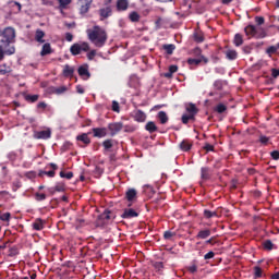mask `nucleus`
I'll use <instances>...</instances> for the list:
<instances>
[{
  "label": "nucleus",
  "instance_id": "obj_38",
  "mask_svg": "<svg viewBox=\"0 0 279 279\" xmlns=\"http://www.w3.org/2000/svg\"><path fill=\"white\" fill-rule=\"evenodd\" d=\"M233 44L236 46V47H241V45H243V35L241 34H235L234 35V38H233Z\"/></svg>",
  "mask_w": 279,
  "mask_h": 279
},
{
  "label": "nucleus",
  "instance_id": "obj_40",
  "mask_svg": "<svg viewBox=\"0 0 279 279\" xmlns=\"http://www.w3.org/2000/svg\"><path fill=\"white\" fill-rule=\"evenodd\" d=\"M181 121L184 125H186L190 121H195V116H191L190 113L183 114Z\"/></svg>",
  "mask_w": 279,
  "mask_h": 279
},
{
  "label": "nucleus",
  "instance_id": "obj_2",
  "mask_svg": "<svg viewBox=\"0 0 279 279\" xmlns=\"http://www.w3.org/2000/svg\"><path fill=\"white\" fill-rule=\"evenodd\" d=\"M0 43L4 46V47H12L10 45L16 43V31L13 27H7L3 29L2 32V39L0 40Z\"/></svg>",
  "mask_w": 279,
  "mask_h": 279
},
{
  "label": "nucleus",
  "instance_id": "obj_51",
  "mask_svg": "<svg viewBox=\"0 0 279 279\" xmlns=\"http://www.w3.org/2000/svg\"><path fill=\"white\" fill-rule=\"evenodd\" d=\"M60 178H65L66 180H71L73 178V172H64V171H61L59 173Z\"/></svg>",
  "mask_w": 279,
  "mask_h": 279
},
{
  "label": "nucleus",
  "instance_id": "obj_5",
  "mask_svg": "<svg viewBox=\"0 0 279 279\" xmlns=\"http://www.w3.org/2000/svg\"><path fill=\"white\" fill-rule=\"evenodd\" d=\"M110 219H114L112 216V211L106 209L102 214H100L97 218V226H106Z\"/></svg>",
  "mask_w": 279,
  "mask_h": 279
},
{
  "label": "nucleus",
  "instance_id": "obj_34",
  "mask_svg": "<svg viewBox=\"0 0 279 279\" xmlns=\"http://www.w3.org/2000/svg\"><path fill=\"white\" fill-rule=\"evenodd\" d=\"M203 215L205 219H213V217L219 218V213L217 210L210 211L208 209H204Z\"/></svg>",
  "mask_w": 279,
  "mask_h": 279
},
{
  "label": "nucleus",
  "instance_id": "obj_17",
  "mask_svg": "<svg viewBox=\"0 0 279 279\" xmlns=\"http://www.w3.org/2000/svg\"><path fill=\"white\" fill-rule=\"evenodd\" d=\"M45 223L46 221L41 218H36L35 221L32 223V228L36 231L45 230Z\"/></svg>",
  "mask_w": 279,
  "mask_h": 279
},
{
  "label": "nucleus",
  "instance_id": "obj_35",
  "mask_svg": "<svg viewBox=\"0 0 279 279\" xmlns=\"http://www.w3.org/2000/svg\"><path fill=\"white\" fill-rule=\"evenodd\" d=\"M263 247L266 250V252H271V250H275L276 244L271 242V240H265L263 242Z\"/></svg>",
  "mask_w": 279,
  "mask_h": 279
},
{
  "label": "nucleus",
  "instance_id": "obj_27",
  "mask_svg": "<svg viewBox=\"0 0 279 279\" xmlns=\"http://www.w3.org/2000/svg\"><path fill=\"white\" fill-rule=\"evenodd\" d=\"M146 132H149V134H154V132H158V126L156 125V122L149 121L145 125Z\"/></svg>",
  "mask_w": 279,
  "mask_h": 279
},
{
  "label": "nucleus",
  "instance_id": "obj_22",
  "mask_svg": "<svg viewBox=\"0 0 279 279\" xmlns=\"http://www.w3.org/2000/svg\"><path fill=\"white\" fill-rule=\"evenodd\" d=\"M202 61L206 63H208V59L206 57H202V59H187V64H190V66H197L199 64H202Z\"/></svg>",
  "mask_w": 279,
  "mask_h": 279
},
{
  "label": "nucleus",
  "instance_id": "obj_48",
  "mask_svg": "<svg viewBox=\"0 0 279 279\" xmlns=\"http://www.w3.org/2000/svg\"><path fill=\"white\" fill-rule=\"evenodd\" d=\"M214 88L216 90H222L223 89V81L217 80L214 82Z\"/></svg>",
  "mask_w": 279,
  "mask_h": 279
},
{
  "label": "nucleus",
  "instance_id": "obj_20",
  "mask_svg": "<svg viewBox=\"0 0 279 279\" xmlns=\"http://www.w3.org/2000/svg\"><path fill=\"white\" fill-rule=\"evenodd\" d=\"M179 147L181 151H191L193 144L189 140H183L180 144Z\"/></svg>",
  "mask_w": 279,
  "mask_h": 279
},
{
  "label": "nucleus",
  "instance_id": "obj_6",
  "mask_svg": "<svg viewBox=\"0 0 279 279\" xmlns=\"http://www.w3.org/2000/svg\"><path fill=\"white\" fill-rule=\"evenodd\" d=\"M14 53H16V48L14 46L8 48V46H3V44L0 45V62L5 56H14Z\"/></svg>",
  "mask_w": 279,
  "mask_h": 279
},
{
  "label": "nucleus",
  "instance_id": "obj_31",
  "mask_svg": "<svg viewBox=\"0 0 279 279\" xmlns=\"http://www.w3.org/2000/svg\"><path fill=\"white\" fill-rule=\"evenodd\" d=\"M76 141H81V143H84V145H90V137H88L87 133L77 135Z\"/></svg>",
  "mask_w": 279,
  "mask_h": 279
},
{
  "label": "nucleus",
  "instance_id": "obj_46",
  "mask_svg": "<svg viewBox=\"0 0 279 279\" xmlns=\"http://www.w3.org/2000/svg\"><path fill=\"white\" fill-rule=\"evenodd\" d=\"M153 267L156 271H162V269H165V264L162 262H155L153 263Z\"/></svg>",
  "mask_w": 279,
  "mask_h": 279
},
{
  "label": "nucleus",
  "instance_id": "obj_61",
  "mask_svg": "<svg viewBox=\"0 0 279 279\" xmlns=\"http://www.w3.org/2000/svg\"><path fill=\"white\" fill-rule=\"evenodd\" d=\"M252 46H244L243 48H242V50H243V53H246V54H250V53H252Z\"/></svg>",
  "mask_w": 279,
  "mask_h": 279
},
{
  "label": "nucleus",
  "instance_id": "obj_15",
  "mask_svg": "<svg viewBox=\"0 0 279 279\" xmlns=\"http://www.w3.org/2000/svg\"><path fill=\"white\" fill-rule=\"evenodd\" d=\"M66 191V185L62 182L56 184V186L49 189V193L54 195L56 193H64Z\"/></svg>",
  "mask_w": 279,
  "mask_h": 279
},
{
  "label": "nucleus",
  "instance_id": "obj_33",
  "mask_svg": "<svg viewBox=\"0 0 279 279\" xmlns=\"http://www.w3.org/2000/svg\"><path fill=\"white\" fill-rule=\"evenodd\" d=\"M162 49L166 51L168 56H173V51H175V45L173 44H165Z\"/></svg>",
  "mask_w": 279,
  "mask_h": 279
},
{
  "label": "nucleus",
  "instance_id": "obj_16",
  "mask_svg": "<svg viewBox=\"0 0 279 279\" xmlns=\"http://www.w3.org/2000/svg\"><path fill=\"white\" fill-rule=\"evenodd\" d=\"M121 217L122 219H134V217H138V213L132 208H126Z\"/></svg>",
  "mask_w": 279,
  "mask_h": 279
},
{
  "label": "nucleus",
  "instance_id": "obj_56",
  "mask_svg": "<svg viewBox=\"0 0 279 279\" xmlns=\"http://www.w3.org/2000/svg\"><path fill=\"white\" fill-rule=\"evenodd\" d=\"M10 217H12L10 213H4L0 216V219L1 221H10Z\"/></svg>",
  "mask_w": 279,
  "mask_h": 279
},
{
  "label": "nucleus",
  "instance_id": "obj_8",
  "mask_svg": "<svg viewBox=\"0 0 279 279\" xmlns=\"http://www.w3.org/2000/svg\"><path fill=\"white\" fill-rule=\"evenodd\" d=\"M33 136L37 141H47L51 138V129H47L44 131H35Z\"/></svg>",
  "mask_w": 279,
  "mask_h": 279
},
{
  "label": "nucleus",
  "instance_id": "obj_14",
  "mask_svg": "<svg viewBox=\"0 0 279 279\" xmlns=\"http://www.w3.org/2000/svg\"><path fill=\"white\" fill-rule=\"evenodd\" d=\"M93 134L95 138H105V136H108V129L106 128H94Z\"/></svg>",
  "mask_w": 279,
  "mask_h": 279
},
{
  "label": "nucleus",
  "instance_id": "obj_26",
  "mask_svg": "<svg viewBox=\"0 0 279 279\" xmlns=\"http://www.w3.org/2000/svg\"><path fill=\"white\" fill-rule=\"evenodd\" d=\"M50 53H53V50L51 49V44L49 43L44 44L40 51V56L45 57V56H49Z\"/></svg>",
  "mask_w": 279,
  "mask_h": 279
},
{
  "label": "nucleus",
  "instance_id": "obj_42",
  "mask_svg": "<svg viewBox=\"0 0 279 279\" xmlns=\"http://www.w3.org/2000/svg\"><path fill=\"white\" fill-rule=\"evenodd\" d=\"M40 96L38 95H26L25 96V101H29L31 104H36L38 101Z\"/></svg>",
  "mask_w": 279,
  "mask_h": 279
},
{
  "label": "nucleus",
  "instance_id": "obj_53",
  "mask_svg": "<svg viewBox=\"0 0 279 279\" xmlns=\"http://www.w3.org/2000/svg\"><path fill=\"white\" fill-rule=\"evenodd\" d=\"M111 110H112L113 112H121V108H120L119 102H118L117 100H113V101H112Z\"/></svg>",
  "mask_w": 279,
  "mask_h": 279
},
{
  "label": "nucleus",
  "instance_id": "obj_28",
  "mask_svg": "<svg viewBox=\"0 0 279 279\" xmlns=\"http://www.w3.org/2000/svg\"><path fill=\"white\" fill-rule=\"evenodd\" d=\"M137 192L135 189H129L125 193V197L128 199V202H134V199L136 198Z\"/></svg>",
  "mask_w": 279,
  "mask_h": 279
},
{
  "label": "nucleus",
  "instance_id": "obj_49",
  "mask_svg": "<svg viewBox=\"0 0 279 279\" xmlns=\"http://www.w3.org/2000/svg\"><path fill=\"white\" fill-rule=\"evenodd\" d=\"M271 138L270 137H267L266 135H263V134H260L259 135V143L262 144V145H269V141H270Z\"/></svg>",
  "mask_w": 279,
  "mask_h": 279
},
{
  "label": "nucleus",
  "instance_id": "obj_32",
  "mask_svg": "<svg viewBox=\"0 0 279 279\" xmlns=\"http://www.w3.org/2000/svg\"><path fill=\"white\" fill-rule=\"evenodd\" d=\"M173 73H178V65L172 64L169 66V71L163 74L168 80L173 77Z\"/></svg>",
  "mask_w": 279,
  "mask_h": 279
},
{
  "label": "nucleus",
  "instance_id": "obj_59",
  "mask_svg": "<svg viewBox=\"0 0 279 279\" xmlns=\"http://www.w3.org/2000/svg\"><path fill=\"white\" fill-rule=\"evenodd\" d=\"M190 274H197V265L193 264L192 266L187 267Z\"/></svg>",
  "mask_w": 279,
  "mask_h": 279
},
{
  "label": "nucleus",
  "instance_id": "obj_9",
  "mask_svg": "<svg viewBox=\"0 0 279 279\" xmlns=\"http://www.w3.org/2000/svg\"><path fill=\"white\" fill-rule=\"evenodd\" d=\"M108 130L110 132V136H117L121 130H123L122 122H113L108 124Z\"/></svg>",
  "mask_w": 279,
  "mask_h": 279
},
{
  "label": "nucleus",
  "instance_id": "obj_30",
  "mask_svg": "<svg viewBox=\"0 0 279 279\" xmlns=\"http://www.w3.org/2000/svg\"><path fill=\"white\" fill-rule=\"evenodd\" d=\"M225 56L227 58V60H236V58H239V52H236V50H227L225 52Z\"/></svg>",
  "mask_w": 279,
  "mask_h": 279
},
{
  "label": "nucleus",
  "instance_id": "obj_10",
  "mask_svg": "<svg viewBox=\"0 0 279 279\" xmlns=\"http://www.w3.org/2000/svg\"><path fill=\"white\" fill-rule=\"evenodd\" d=\"M77 73L82 80H90V72L88 71V64L78 66Z\"/></svg>",
  "mask_w": 279,
  "mask_h": 279
},
{
  "label": "nucleus",
  "instance_id": "obj_39",
  "mask_svg": "<svg viewBox=\"0 0 279 279\" xmlns=\"http://www.w3.org/2000/svg\"><path fill=\"white\" fill-rule=\"evenodd\" d=\"M228 110V106L223 105V104H218L215 107V112H218V114H223V112H226Z\"/></svg>",
  "mask_w": 279,
  "mask_h": 279
},
{
  "label": "nucleus",
  "instance_id": "obj_60",
  "mask_svg": "<svg viewBox=\"0 0 279 279\" xmlns=\"http://www.w3.org/2000/svg\"><path fill=\"white\" fill-rule=\"evenodd\" d=\"M270 156H271L272 160H279V151L278 150L271 151Z\"/></svg>",
  "mask_w": 279,
  "mask_h": 279
},
{
  "label": "nucleus",
  "instance_id": "obj_64",
  "mask_svg": "<svg viewBox=\"0 0 279 279\" xmlns=\"http://www.w3.org/2000/svg\"><path fill=\"white\" fill-rule=\"evenodd\" d=\"M271 76L275 77V78L278 77L279 76V70L278 69H272L271 70Z\"/></svg>",
  "mask_w": 279,
  "mask_h": 279
},
{
  "label": "nucleus",
  "instance_id": "obj_41",
  "mask_svg": "<svg viewBox=\"0 0 279 279\" xmlns=\"http://www.w3.org/2000/svg\"><path fill=\"white\" fill-rule=\"evenodd\" d=\"M60 10H66V7L71 5L73 0H58Z\"/></svg>",
  "mask_w": 279,
  "mask_h": 279
},
{
  "label": "nucleus",
  "instance_id": "obj_24",
  "mask_svg": "<svg viewBox=\"0 0 279 279\" xmlns=\"http://www.w3.org/2000/svg\"><path fill=\"white\" fill-rule=\"evenodd\" d=\"M193 39L194 43H204L205 38H204V32L196 29L193 34Z\"/></svg>",
  "mask_w": 279,
  "mask_h": 279
},
{
  "label": "nucleus",
  "instance_id": "obj_37",
  "mask_svg": "<svg viewBox=\"0 0 279 279\" xmlns=\"http://www.w3.org/2000/svg\"><path fill=\"white\" fill-rule=\"evenodd\" d=\"M129 19L131 23H138V21H141V14H138L136 11H133L129 14Z\"/></svg>",
  "mask_w": 279,
  "mask_h": 279
},
{
  "label": "nucleus",
  "instance_id": "obj_43",
  "mask_svg": "<svg viewBox=\"0 0 279 279\" xmlns=\"http://www.w3.org/2000/svg\"><path fill=\"white\" fill-rule=\"evenodd\" d=\"M10 66L8 64L0 65V75H8V73H11Z\"/></svg>",
  "mask_w": 279,
  "mask_h": 279
},
{
  "label": "nucleus",
  "instance_id": "obj_58",
  "mask_svg": "<svg viewBox=\"0 0 279 279\" xmlns=\"http://www.w3.org/2000/svg\"><path fill=\"white\" fill-rule=\"evenodd\" d=\"M255 23H256L257 25H264V24H265V17H263V16H256V17H255Z\"/></svg>",
  "mask_w": 279,
  "mask_h": 279
},
{
  "label": "nucleus",
  "instance_id": "obj_50",
  "mask_svg": "<svg viewBox=\"0 0 279 279\" xmlns=\"http://www.w3.org/2000/svg\"><path fill=\"white\" fill-rule=\"evenodd\" d=\"M9 256L12 258L14 256H19V247L13 246L9 250Z\"/></svg>",
  "mask_w": 279,
  "mask_h": 279
},
{
  "label": "nucleus",
  "instance_id": "obj_12",
  "mask_svg": "<svg viewBox=\"0 0 279 279\" xmlns=\"http://www.w3.org/2000/svg\"><path fill=\"white\" fill-rule=\"evenodd\" d=\"M130 8V1L128 0H117L116 10L117 12H125Z\"/></svg>",
  "mask_w": 279,
  "mask_h": 279
},
{
  "label": "nucleus",
  "instance_id": "obj_52",
  "mask_svg": "<svg viewBox=\"0 0 279 279\" xmlns=\"http://www.w3.org/2000/svg\"><path fill=\"white\" fill-rule=\"evenodd\" d=\"M172 236H175V233H174V232H171V231H165V232H163V239H165L166 241L171 240Z\"/></svg>",
  "mask_w": 279,
  "mask_h": 279
},
{
  "label": "nucleus",
  "instance_id": "obj_23",
  "mask_svg": "<svg viewBox=\"0 0 279 279\" xmlns=\"http://www.w3.org/2000/svg\"><path fill=\"white\" fill-rule=\"evenodd\" d=\"M210 234H213V232L210 231V229H204L198 231V233L196 234V239L197 240H206L208 239V236H210Z\"/></svg>",
  "mask_w": 279,
  "mask_h": 279
},
{
  "label": "nucleus",
  "instance_id": "obj_19",
  "mask_svg": "<svg viewBox=\"0 0 279 279\" xmlns=\"http://www.w3.org/2000/svg\"><path fill=\"white\" fill-rule=\"evenodd\" d=\"M73 73H75V69L69 64L63 66L62 75L63 77H73Z\"/></svg>",
  "mask_w": 279,
  "mask_h": 279
},
{
  "label": "nucleus",
  "instance_id": "obj_45",
  "mask_svg": "<svg viewBox=\"0 0 279 279\" xmlns=\"http://www.w3.org/2000/svg\"><path fill=\"white\" fill-rule=\"evenodd\" d=\"M278 45H276V46H269L267 49H266V53L268 54V56H274V53H277V51H278Z\"/></svg>",
  "mask_w": 279,
  "mask_h": 279
},
{
  "label": "nucleus",
  "instance_id": "obj_3",
  "mask_svg": "<svg viewBox=\"0 0 279 279\" xmlns=\"http://www.w3.org/2000/svg\"><path fill=\"white\" fill-rule=\"evenodd\" d=\"M245 35L248 38H265L267 36V33L263 28L256 27L255 25H247L244 28Z\"/></svg>",
  "mask_w": 279,
  "mask_h": 279
},
{
  "label": "nucleus",
  "instance_id": "obj_36",
  "mask_svg": "<svg viewBox=\"0 0 279 279\" xmlns=\"http://www.w3.org/2000/svg\"><path fill=\"white\" fill-rule=\"evenodd\" d=\"M253 278L254 279L263 278V268H260V266L253 267Z\"/></svg>",
  "mask_w": 279,
  "mask_h": 279
},
{
  "label": "nucleus",
  "instance_id": "obj_29",
  "mask_svg": "<svg viewBox=\"0 0 279 279\" xmlns=\"http://www.w3.org/2000/svg\"><path fill=\"white\" fill-rule=\"evenodd\" d=\"M157 119H159L161 125H165L169 121V116H167V112L159 111L157 114Z\"/></svg>",
  "mask_w": 279,
  "mask_h": 279
},
{
  "label": "nucleus",
  "instance_id": "obj_21",
  "mask_svg": "<svg viewBox=\"0 0 279 279\" xmlns=\"http://www.w3.org/2000/svg\"><path fill=\"white\" fill-rule=\"evenodd\" d=\"M187 114L192 116V117H195L198 112H199V109H197V106H195V104L193 102H190L186 108H185Z\"/></svg>",
  "mask_w": 279,
  "mask_h": 279
},
{
  "label": "nucleus",
  "instance_id": "obj_7",
  "mask_svg": "<svg viewBox=\"0 0 279 279\" xmlns=\"http://www.w3.org/2000/svg\"><path fill=\"white\" fill-rule=\"evenodd\" d=\"M98 14L100 21H106V19H110V16H112V5L108 4L106 7L100 8L98 10Z\"/></svg>",
  "mask_w": 279,
  "mask_h": 279
},
{
  "label": "nucleus",
  "instance_id": "obj_1",
  "mask_svg": "<svg viewBox=\"0 0 279 279\" xmlns=\"http://www.w3.org/2000/svg\"><path fill=\"white\" fill-rule=\"evenodd\" d=\"M89 43L99 49L108 43V33L99 25L86 31Z\"/></svg>",
  "mask_w": 279,
  "mask_h": 279
},
{
  "label": "nucleus",
  "instance_id": "obj_44",
  "mask_svg": "<svg viewBox=\"0 0 279 279\" xmlns=\"http://www.w3.org/2000/svg\"><path fill=\"white\" fill-rule=\"evenodd\" d=\"M35 199L36 202H45V199H47V194L37 192L35 193Z\"/></svg>",
  "mask_w": 279,
  "mask_h": 279
},
{
  "label": "nucleus",
  "instance_id": "obj_47",
  "mask_svg": "<svg viewBox=\"0 0 279 279\" xmlns=\"http://www.w3.org/2000/svg\"><path fill=\"white\" fill-rule=\"evenodd\" d=\"M102 147L106 149V151H108V149H112V147H113L112 140L104 141Z\"/></svg>",
  "mask_w": 279,
  "mask_h": 279
},
{
  "label": "nucleus",
  "instance_id": "obj_63",
  "mask_svg": "<svg viewBox=\"0 0 279 279\" xmlns=\"http://www.w3.org/2000/svg\"><path fill=\"white\" fill-rule=\"evenodd\" d=\"M37 108H39L40 110H45L47 108V102L41 101L37 104Z\"/></svg>",
  "mask_w": 279,
  "mask_h": 279
},
{
  "label": "nucleus",
  "instance_id": "obj_62",
  "mask_svg": "<svg viewBox=\"0 0 279 279\" xmlns=\"http://www.w3.org/2000/svg\"><path fill=\"white\" fill-rule=\"evenodd\" d=\"M204 149H206L207 151H215V146H213L211 144H206L204 146Z\"/></svg>",
  "mask_w": 279,
  "mask_h": 279
},
{
  "label": "nucleus",
  "instance_id": "obj_57",
  "mask_svg": "<svg viewBox=\"0 0 279 279\" xmlns=\"http://www.w3.org/2000/svg\"><path fill=\"white\" fill-rule=\"evenodd\" d=\"M96 56H97V50H92L87 53V60H95Z\"/></svg>",
  "mask_w": 279,
  "mask_h": 279
},
{
  "label": "nucleus",
  "instance_id": "obj_54",
  "mask_svg": "<svg viewBox=\"0 0 279 279\" xmlns=\"http://www.w3.org/2000/svg\"><path fill=\"white\" fill-rule=\"evenodd\" d=\"M56 95H62L63 93H66V87L65 86H61V87H57L54 89Z\"/></svg>",
  "mask_w": 279,
  "mask_h": 279
},
{
  "label": "nucleus",
  "instance_id": "obj_13",
  "mask_svg": "<svg viewBox=\"0 0 279 279\" xmlns=\"http://www.w3.org/2000/svg\"><path fill=\"white\" fill-rule=\"evenodd\" d=\"M80 3H81L80 13L88 14V10H90V5H93V0H81Z\"/></svg>",
  "mask_w": 279,
  "mask_h": 279
},
{
  "label": "nucleus",
  "instance_id": "obj_4",
  "mask_svg": "<svg viewBox=\"0 0 279 279\" xmlns=\"http://www.w3.org/2000/svg\"><path fill=\"white\" fill-rule=\"evenodd\" d=\"M82 51H90V45L86 41H83L81 44H73L70 48V53L72 56H80Z\"/></svg>",
  "mask_w": 279,
  "mask_h": 279
},
{
  "label": "nucleus",
  "instance_id": "obj_25",
  "mask_svg": "<svg viewBox=\"0 0 279 279\" xmlns=\"http://www.w3.org/2000/svg\"><path fill=\"white\" fill-rule=\"evenodd\" d=\"M35 40L36 43H39L43 45L45 43V32L40 28H38L35 33Z\"/></svg>",
  "mask_w": 279,
  "mask_h": 279
},
{
  "label": "nucleus",
  "instance_id": "obj_11",
  "mask_svg": "<svg viewBox=\"0 0 279 279\" xmlns=\"http://www.w3.org/2000/svg\"><path fill=\"white\" fill-rule=\"evenodd\" d=\"M133 119L137 123H145L147 120V114L143 110L138 109L133 112Z\"/></svg>",
  "mask_w": 279,
  "mask_h": 279
},
{
  "label": "nucleus",
  "instance_id": "obj_55",
  "mask_svg": "<svg viewBox=\"0 0 279 279\" xmlns=\"http://www.w3.org/2000/svg\"><path fill=\"white\" fill-rule=\"evenodd\" d=\"M211 258H215V252L209 251L204 255V260H210Z\"/></svg>",
  "mask_w": 279,
  "mask_h": 279
},
{
  "label": "nucleus",
  "instance_id": "obj_18",
  "mask_svg": "<svg viewBox=\"0 0 279 279\" xmlns=\"http://www.w3.org/2000/svg\"><path fill=\"white\" fill-rule=\"evenodd\" d=\"M213 173L210 171V168L208 167H202L201 168V179L204 180L205 182L210 180Z\"/></svg>",
  "mask_w": 279,
  "mask_h": 279
}]
</instances>
